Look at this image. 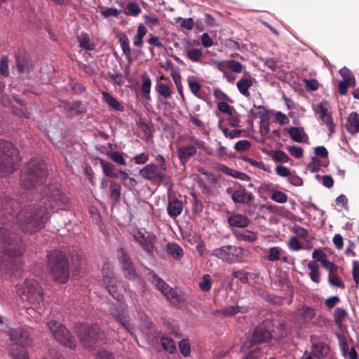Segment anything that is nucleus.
Listing matches in <instances>:
<instances>
[{
  "mask_svg": "<svg viewBox=\"0 0 359 359\" xmlns=\"http://www.w3.org/2000/svg\"><path fill=\"white\" fill-rule=\"evenodd\" d=\"M22 239L5 226H0V269L6 273L15 274L21 269V263L16 259L25 252Z\"/></svg>",
  "mask_w": 359,
  "mask_h": 359,
  "instance_id": "obj_1",
  "label": "nucleus"
},
{
  "mask_svg": "<svg viewBox=\"0 0 359 359\" xmlns=\"http://www.w3.org/2000/svg\"><path fill=\"white\" fill-rule=\"evenodd\" d=\"M50 219L48 208L41 204L25 205L16 216L19 228L25 233L34 234L45 227Z\"/></svg>",
  "mask_w": 359,
  "mask_h": 359,
  "instance_id": "obj_2",
  "label": "nucleus"
},
{
  "mask_svg": "<svg viewBox=\"0 0 359 359\" xmlns=\"http://www.w3.org/2000/svg\"><path fill=\"white\" fill-rule=\"evenodd\" d=\"M20 161L18 149L11 142L0 139V177H8L18 170Z\"/></svg>",
  "mask_w": 359,
  "mask_h": 359,
  "instance_id": "obj_3",
  "label": "nucleus"
},
{
  "mask_svg": "<svg viewBox=\"0 0 359 359\" xmlns=\"http://www.w3.org/2000/svg\"><path fill=\"white\" fill-rule=\"evenodd\" d=\"M47 266L53 279L59 283H65L69 277L67 257L59 250L50 251L47 255Z\"/></svg>",
  "mask_w": 359,
  "mask_h": 359,
  "instance_id": "obj_4",
  "label": "nucleus"
},
{
  "mask_svg": "<svg viewBox=\"0 0 359 359\" xmlns=\"http://www.w3.org/2000/svg\"><path fill=\"white\" fill-rule=\"evenodd\" d=\"M16 292L22 302L40 309L44 304V293L39 283L34 279H26L15 286Z\"/></svg>",
  "mask_w": 359,
  "mask_h": 359,
  "instance_id": "obj_5",
  "label": "nucleus"
},
{
  "mask_svg": "<svg viewBox=\"0 0 359 359\" xmlns=\"http://www.w3.org/2000/svg\"><path fill=\"white\" fill-rule=\"evenodd\" d=\"M74 331L81 342L86 347L93 348L97 343L104 341L105 337L100 327L95 324L78 323Z\"/></svg>",
  "mask_w": 359,
  "mask_h": 359,
  "instance_id": "obj_6",
  "label": "nucleus"
},
{
  "mask_svg": "<svg viewBox=\"0 0 359 359\" xmlns=\"http://www.w3.org/2000/svg\"><path fill=\"white\" fill-rule=\"evenodd\" d=\"M41 195L43 196L42 203L49 210L64 208L69 203V198L60 189L51 185H47Z\"/></svg>",
  "mask_w": 359,
  "mask_h": 359,
  "instance_id": "obj_7",
  "label": "nucleus"
},
{
  "mask_svg": "<svg viewBox=\"0 0 359 359\" xmlns=\"http://www.w3.org/2000/svg\"><path fill=\"white\" fill-rule=\"evenodd\" d=\"M47 327L54 339L58 343L70 349L76 348V339L65 325L56 320H52L47 323Z\"/></svg>",
  "mask_w": 359,
  "mask_h": 359,
  "instance_id": "obj_8",
  "label": "nucleus"
},
{
  "mask_svg": "<svg viewBox=\"0 0 359 359\" xmlns=\"http://www.w3.org/2000/svg\"><path fill=\"white\" fill-rule=\"evenodd\" d=\"M245 250L236 245H226L214 249L210 256L215 257L228 264L242 262Z\"/></svg>",
  "mask_w": 359,
  "mask_h": 359,
  "instance_id": "obj_9",
  "label": "nucleus"
},
{
  "mask_svg": "<svg viewBox=\"0 0 359 359\" xmlns=\"http://www.w3.org/2000/svg\"><path fill=\"white\" fill-rule=\"evenodd\" d=\"M149 279L155 287L172 304H177L185 301L184 294L177 289H174L168 285L156 273H149Z\"/></svg>",
  "mask_w": 359,
  "mask_h": 359,
  "instance_id": "obj_10",
  "label": "nucleus"
},
{
  "mask_svg": "<svg viewBox=\"0 0 359 359\" xmlns=\"http://www.w3.org/2000/svg\"><path fill=\"white\" fill-rule=\"evenodd\" d=\"M271 338V334L263 325L257 326L252 332L250 337L248 338L243 344L241 351L246 354L256 346L266 343Z\"/></svg>",
  "mask_w": 359,
  "mask_h": 359,
  "instance_id": "obj_11",
  "label": "nucleus"
},
{
  "mask_svg": "<svg viewBox=\"0 0 359 359\" xmlns=\"http://www.w3.org/2000/svg\"><path fill=\"white\" fill-rule=\"evenodd\" d=\"M22 176L27 180H43L47 177V167L43 161L39 158L31 159L21 171Z\"/></svg>",
  "mask_w": 359,
  "mask_h": 359,
  "instance_id": "obj_12",
  "label": "nucleus"
},
{
  "mask_svg": "<svg viewBox=\"0 0 359 359\" xmlns=\"http://www.w3.org/2000/svg\"><path fill=\"white\" fill-rule=\"evenodd\" d=\"M8 336L12 344L20 346L21 348H25L32 343L30 333L28 330L18 327L10 329L8 332Z\"/></svg>",
  "mask_w": 359,
  "mask_h": 359,
  "instance_id": "obj_13",
  "label": "nucleus"
},
{
  "mask_svg": "<svg viewBox=\"0 0 359 359\" xmlns=\"http://www.w3.org/2000/svg\"><path fill=\"white\" fill-rule=\"evenodd\" d=\"M117 256L125 277L129 280H135L137 272L128 253L124 248H120L117 251Z\"/></svg>",
  "mask_w": 359,
  "mask_h": 359,
  "instance_id": "obj_14",
  "label": "nucleus"
},
{
  "mask_svg": "<svg viewBox=\"0 0 359 359\" xmlns=\"http://www.w3.org/2000/svg\"><path fill=\"white\" fill-rule=\"evenodd\" d=\"M111 316L119 323L131 335L135 332V327L129 321V318L118 305L113 304L109 310Z\"/></svg>",
  "mask_w": 359,
  "mask_h": 359,
  "instance_id": "obj_15",
  "label": "nucleus"
},
{
  "mask_svg": "<svg viewBox=\"0 0 359 359\" xmlns=\"http://www.w3.org/2000/svg\"><path fill=\"white\" fill-rule=\"evenodd\" d=\"M184 43L186 45V57L187 58L194 63L202 62L203 57V51L202 48H191L194 44H198V41L194 40L191 41L190 39H184Z\"/></svg>",
  "mask_w": 359,
  "mask_h": 359,
  "instance_id": "obj_16",
  "label": "nucleus"
},
{
  "mask_svg": "<svg viewBox=\"0 0 359 359\" xmlns=\"http://www.w3.org/2000/svg\"><path fill=\"white\" fill-rule=\"evenodd\" d=\"M133 238L144 252L149 255L153 254L154 245L150 236L146 237L142 232L137 231L133 233Z\"/></svg>",
  "mask_w": 359,
  "mask_h": 359,
  "instance_id": "obj_17",
  "label": "nucleus"
},
{
  "mask_svg": "<svg viewBox=\"0 0 359 359\" xmlns=\"http://www.w3.org/2000/svg\"><path fill=\"white\" fill-rule=\"evenodd\" d=\"M316 315L315 309L313 307L303 305L295 312V316L297 320L304 323H309Z\"/></svg>",
  "mask_w": 359,
  "mask_h": 359,
  "instance_id": "obj_18",
  "label": "nucleus"
},
{
  "mask_svg": "<svg viewBox=\"0 0 359 359\" xmlns=\"http://www.w3.org/2000/svg\"><path fill=\"white\" fill-rule=\"evenodd\" d=\"M101 165L102 166L104 173L108 177H121L123 180H134L132 177H129L126 172L119 171L116 167L111 163H107L104 161H101Z\"/></svg>",
  "mask_w": 359,
  "mask_h": 359,
  "instance_id": "obj_19",
  "label": "nucleus"
},
{
  "mask_svg": "<svg viewBox=\"0 0 359 359\" xmlns=\"http://www.w3.org/2000/svg\"><path fill=\"white\" fill-rule=\"evenodd\" d=\"M184 208L183 202L175 197H169L167 206L168 215L172 218L178 217Z\"/></svg>",
  "mask_w": 359,
  "mask_h": 359,
  "instance_id": "obj_20",
  "label": "nucleus"
},
{
  "mask_svg": "<svg viewBox=\"0 0 359 359\" xmlns=\"http://www.w3.org/2000/svg\"><path fill=\"white\" fill-rule=\"evenodd\" d=\"M140 172L143 177L148 180H151L152 177L163 180L164 177V173L154 163L147 164L140 170Z\"/></svg>",
  "mask_w": 359,
  "mask_h": 359,
  "instance_id": "obj_21",
  "label": "nucleus"
},
{
  "mask_svg": "<svg viewBox=\"0 0 359 359\" xmlns=\"http://www.w3.org/2000/svg\"><path fill=\"white\" fill-rule=\"evenodd\" d=\"M253 80L252 76L248 74V76H242L236 83V87L239 93L245 97H250L249 88L252 86Z\"/></svg>",
  "mask_w": 359,
  "mask_h": 359,
  "instance_id": "obj_22",
  "label": "nucleus"
},
{
  "mask_svg": "<svg viewBox=\"0 0 359 359\" xmlns=\"http://www.w3.org/2000/svg\"><path fill=\"white\" fill-rule=\"evenodd\" d=\"M16 67L20 73L29 72L32 67L30 57L27 53L18 54L15 57Z\"/></svg>",
  "mask_w": 359,
  "mask_h": 359,
  "instance_id": "obj_23",
  "label": "nucleus"
},
{
  "mask_svg": "<svg viewBox=\"0 0 359 359\" xmlns=\"http://www.w3.org/2000/svg\"><path fill=\"white\" fill-rule=\"evenodd\" d=\"M196 154V148L194 145H188L177 149V155L182 164L187 163Z\"/></svg>",
  "mask_w": 359,
  "mask_h": 359,
  "instance_id": "obj_24",
  "label": "nucleus"
},
{
  "mask_svg": "<svg viewBox=\"0 0 359 359\" xmlns=\"http://www.w3.org/2000/svg\"><path fill=\"white\" fill-rule=\"evenodd\" d=\"M346 129L352 135L359 133V114L353 111L348 115L346 123Z\"/></svg>",
  "mask_w": 359,
  "mask_h": 359,
  "instance_id": "obj_25",
  "label": "nucleus"
},
{
  "mask_svg": "<svg viewBox=\"0 0 359 359\" xmlns=\"http://www.w3.org/2000/svg\"><path fill=\"white\" fill-rule=\"evenodd\" d=\"M253 199V195L251 193L245 191L243 188L233 191L232 200L234 203L248 204Z\"/></svg>",
  "mask_w": 359,
  "mask_h": 359,
  "instance_id": "obj_26",
  "label": "nucleus"
},
{
  "mask_svg": "<svg viewBox=\"0 0 359 359\" xmlns=\"http://www.w3.org/2000/svg\"><path fill=\"white\" fill-rule=\"evenodd\" d=\"M228 223L231 226L245 228L249 224L250 221L245 215L236 214L228 217Z\"/></svg>",
  "mask_w": 359,
  "mask_h": 359,
  "instance_id": "obj_27",
  "label": "nucleus"
},
{
  "mask_svg": "<svg viewBox=\"0 0 359 359\" xmlns=\"http://www.w3.org/2000/svg\"><path fill=\"white\" fill-rule=\"evenodd\" d=\"M330 346L324 342H318L312 346V353L315 357L322 359L326 357L330 352Z\"/></svg>",
  "mask_w": 359,
  "mask_h": 359,
  "instance_id": "obj_28",
  "label": "nucleus"
},
{
  "mask_svg": "<svg viewBox=\"0 0 359 359\" xmlns=\"http://www.w3.org/2000/svg\"><path fill=\"white\" fill-rule=\"evenodd\" d=\"M107 284V289L109 293L116 300L120 301L123 298V295L118 291L116 285V280L114 278H105L104 280Z\"/></svg>",
  "mask_w": 359,
  "mask_h": 359,
  "instance_id": "obj_29",
  "label": "nucleus"
},
{
  "mask_svg": "<svg viewBox=\"0 0 359 359\" xmlns=\"http://www.w3.org/2000/svg\"><path fill=\"white\" fill-rule=\"evenodd\" d=\"M166 250L169 255L177 260L181 259L184 256L183 249L175 243H168L166 245Z\"/></svg>",
  "mask_w": 359,
  "mask_h": 359,
  "instance_id": "obj_30",
  "label": "nucleus"
},
{
  "mask_svg": "<svg viewBox=\"0 0 359 359\" xmlns=\"http://www.w3.org/2000/svg\"><path fill=\"white\" fill-rule=\"evenodd\" d=\"M102 98L107 105L115 111H123L124 107L121 106L117 100L106 91L102 93Z\"/></svg>",
  "mask_w": 359,
  "mask_h": 359,
  "instance_id": "obj_31",
  "label": "nucleus"
},
{
  "mask_svg": "<svg viewBox=\"0 0 359 359\" xmlns=\"http://www.w3.org/2000/svg\"><path fill=\"white\" fill-rule=\"evenodd\" d=\"M118 42L121 47L123 53L125 55L127 60L129 62H130L131 61V50L130 48L128 37L126 34H122L118 36Z\"/></svg>",
  "mask_w": 359,
  "mask_h": 359,
  "instance_id": "obj_32",
  "label": "nucleus"
},
{
  "mask_svg": "<svg viewBox=\"0 0 359 359\" xmlns=\"http://www.w3.org/2000/svg\"><path fill=\"white\" fill-rule=\"evenodd\" d=\"M142 79L143 80V82L141 85V88H140L142 95L144 98H146L147 100H150L149 93H150V90H151V81L146 73L142 75Z\"/></svg>",
  "mask_w": 359,
  "mask_h": 359,
  "instance_id": "obj_33",
  "label": "nucleus"
},
{
  "mask_svg": "<svg viewBox=\"0 0 359 359\" xmlns=\"http://www.w3.org/2000/svg\"><path fill=\"white\" fill-rule=\"evenodd\" d=\"M142 11L139 4L135 1H129L127 4L126 9L122 11L126 15L137 16Z\"/></svg>",
  "mask_w": 359,
  "mask_h": 359,
  "instance_id": "obj_34",
  "label": "nucleus"
},
{
  "mask_svg": "<svg viewBox=\"0 0 359 359\" xmlns=\"http://www.w3.org/2000/svg\"><path fill=\"white\" fill-rule=\"evenodd\" d=\"M218 170L221 171L223 173L226 174L227 175L233 177L235 178H238L240 180H244V178L246 177V175L239 171L233 170L231 168H229V167L226 166L223 164H219L217 165Z\"/></svg>",
  "mask_w": 359,
  "mask_h": 359,
  "instance_id": "obj_35",
  "label": "nucleus"
},
{
  "mask_svg": "<svg viewBox=\"0 0 359 359\" xmlns=\"http://www.w3.org/2000/svg\"><path fill=\"white\" fill-rule=\"evenodd\" d=\"M308 268L310 270L309 277L311 280L316 283H319L320 274L318 271V265L316 262H309L308 264Z\"/></svg>",
  "mask_w": 359,
  "mask_h": 359,
  "instance_id": "obj_36",
  "label": "nucleus"
},
{
  "mask_svg": "<svg viewBox=\"0 0 359 359\" xmlns=\"http://www.w3.org/2000/svg\"><path fill=\"white\" fill-rule=\"evenodd\" d=\"M347 316V311L341 307H337L333 313L334 321L338 327H340L342 325L343 322Z\"/></svg>",
  "mask_w": 359,
  "mask_h": 359,
  "instance_id": "obj_37",
  "label": "nucleus"
},
{
  "mask_svg": "<svg viewBox=\"0 0 359 359\" xmlns=\"http://www.w3.org/2000/svg\"><path fill=\"white\" fill-rule=\"evenodd\" d=\"M2 209L6 211V213L11 215L14 210L15 207L18 205V203L13 198L8 196H4L2 198Z\"/></svg>",
  "mask_w": 359,
  "mask_h": 359,
  "instance_id": "obj_38",
  "label": "nucleus"
},
{
  "mask_svg": "<svg viewBox=\"0 0 359 359\" xmlns=\"http://www.w3.org/2000/svg\"><path fill=\"white\" fill-rule=\"evenodd\" d=\"M288 133L290 135L291 138L297 142H302L304 140V135L305 133L302 128H297V127H291L288 130Z\"/></svg>",
  "mask_w": 359,
  "mask_h": 359,
  "instance_id": "obj_39",
  "label": "nucleus"
},
{
  "mask_svg": "<svg viewBox=\"0 0 359 359\" xmlns=\"http://www.w3.org/2000/svg\"><path fill=\"white\" fill-rule=\"evenodd\" d=\"M176 23H178L182 29L192 30L194 27L195 22L193 18H178L176 19Z\"/></svg>",
  "mask_w": 359,
  "mask_h": 359,
  "instance_id": "obj_40",
  "label": "nucleus"
},
{
  "mask_svg": "<svg viewBox=\"0 0 359 359\" xmlns=\"http://www.w3.org/2000/svg\"><path fill=\"white\" fill-rule=\"evenodd\" d=\"M355 79H352V81L349 80H341L339 82L338 89L339 93L341 95H344L347 93L348 87H355Z\"/></svg>",
  "mask_w": 359,
  "mask_h": 359,
  "instance_id": "obj_41",
  "label": "nucleus"
},
{
  "mask_svg": "<svg viewBox=\"0 0 359 359\" xmlns=\"http://www.w3.org/2000/svg\"><path fill=\"white\" fill-rule=\"evenodd\" d=\"M161 346L163 348L172 353L176 350L175 344L172 338L168 337H162L161 339Z\"/></svg>",
  "mask_w": 359,
  "mask_h": 359,
  "instance_id": "obj_42",
  "label": "nucleus"
},
{
  "mask_svg": "<svg viewBox=\"0 0 359 359\" xmlns=\"http://www.w3.org/2000/svg\"><path fill=\"white\" fill-rule=\"evenodd\" d=\"M10 356L13 359H29V353L26 348H12L10 351Z\"/></svg>",
  "mask_w": 359,
  "mask_h": 359,
  "instance_id": "obj_43",
  "label": "nucleus"
},
{
  "mask_svg": "<svg viewBox=\"0 0 359 359\" xmlns=\"http://www.w3.org/2000/svg\"><path fill=\"white\" fill-rule=\"evenodd\" d=\"M111 199L113 201V205L117 203L120 199L121 186L119 184L114 182L110 186Z\"/></svg>",
  "mask_w": 359,
  "mask_h": 359,
  "instance_id": "obj_44",
  "label": "nucleus"
},
{
  "mask_svg": "<svg viewBox=\"0 0 359 359\" xmlns=\"http://www.w3.org/2000/svg\"><path fill=\"white\" fill-rule=\"evenodd\" d=\"M188 85L190 91L197 97L201 98L199 93L201 90V85L193 78H188Z\"/></svg>",
  "mask_w": 359,
  "mask_h": 359,
  "instance_id": "obj_45",
  "label": "nucleus"
},
{
  "mask_svg": "<svg viewBox=\"0 0 359 359\" xmlns=\"http://www.w3.org/2000/svg\"><path fill=\"white\" fill-rule=\"evenodd\" d=\"M190 140L192 143H194L196 146L203 149L205 154L208 155H212L213 151L211 147H208L206 143L201 140L196 138L195 137H191Z\"/></svg>",
  "mask_w": 359,
  "mask_h": 359,
  "instance_id": "obj_46",
  "label": "nucleus"
},
{
  "mask_svg": "<svg viewBox=\"0 0 359 359\" xmlns=\"http://www.w3.org/2000/svg\"><path fill=\"white\" fill-rule=\"evenodd\" d=\"M320 121L322 124H325L327 126L329 130V136H331L333 133H335L336 126L334 123L331 113H329L325 118H323Z\"/></svg>",
  "mask_w": 359,
  "mask_h": 359,
  "instance_id": "obj_47",
  "label": "nucleus"
},
{
  "mask_svg": "<svg viewBox=\"0 0 359 359\" xmlns=\"http://www.w3.org/2000/svg\"><path fill=\"white\" fill-rule=\"evenodd\" d=\"M227 68L236 74H239L243 72L244 67L237 60H227Z\"/></svg>",
  "mask_w": 359,
  "mask_h": 359,
  "instance_id": "obj_48",
  "label": "nucleus"
},
{
  "mask_svg": "<svg viewBox=\"0 0 359 359\" xmlns=\"http://www.w3.org/2000/svg\"><path fill=\"white\" fill-rule=\"evenodd\" d=\"M156 90L158 93L165 98H169L171 96V91L168 85L161 83L156 86Z\"/></svg>",
  "mask_w": 359,
  "mask_h": 359,
  "instance_id": "obj_49",
  "label": "nucleus"
},
{
  "mask_svg": "<svg viewBox=\"0 0 359 359\" xmlns=\"http://www.w3.org/2000/svg\"><path fill=\"white\" fill-rule=\"evenodd\" d=\"M238 238L249 243L255 242L257 239V234L255 232L248 230L239 233L238 234Z\"/></svg>",
  "mask_w": 359,
  "mask_h": 359,
  "instance_id": "obj_50",
  "label": "nucleus"
},
{
  "mask_svg": "<svg viewBox=\"0 0 359 359\" xmlns=\"http://www.w3.org/2000/svg\"><path fill=\"white\" fill-rule=\"evenodd\" d=\"M327 279L329 283L332 286L341 289H344L345 287L344 282L341 280V278L339 276H337L336 273L329 274Z\"/></svg>",
  "mask_w": 359,
  "mask_h": 359,
  "instance_id": "obj_51",
  "label": "nucleus"
},
{
  "mask_svg": "<svg viewBox=\"0 0 359 359\" xmlns=\"http://www.w3.org/2000/svg\"><path fill=\"white\" fill-rule=\"evenodd\" d=\"M212 287V279L209 274L203 276L202 281L199 283L200 289L203 292H208Z\"/></svg>",
  "mask_w": 359,
  "mask_h": 359,
  "instance_id": "obj_52",
  "label": "nucleus"
},
{
  "mask_svg": "<svg viewBox=\"0 0 359 359\" xmlns=\"http://www.w3.org/2000/svg\"><path fill=\"white\" fill-rule=\"evenodd\" d=\"M271 198L277 203H285L287 201V196L280 191H274L271 193Z\"/></svg>",
  "mask_w": 359,
  "mask_h": 359,
  "instance_id": "obj_53",
  "label": "nucleus"
},
{
  "mask_svg": "<svg viewBox=\"0 0 359 359\" xmlns=\"http://www.w3.org/2000/svg\"><path fill=\"white\" fill-rule=\"evenodd\" d=\"M322 165L321 161L317 157H313L311 161L307 165V171L314 173L320 169Z\"/></svg>",
  "mask_w": 359,
  "mask_h": 359,
  "instance_id": "obj_54",
  "label": "nucleus"
},
{
  "mask_svg": "<svg viewBox=\"0 0 359 359\" xmlns=\"http://www.w3.org/2000/svg\"><path fill=\"white\" fill-rule=\"evenodd\" d=\"M193 197V208L192 210L194 212L196 215H199L202 212L203 209V205L202 202L197 198L196 194L195 193H191Z\"/></svg>",
  "mask_w": 359,
  "mask_h": 359,
  "instance_id": "obj_55",
  "label": "nucleus"
},
{
  "mask_svg": "<svg viewBox=\"0 0 359 359\" xmlns=\"http://www.w3.org/2000/svg\"><path fill=\"white\" fill-rule=\"evenodd\" d=\"M250 147L251 142L246 140H239L234 145L235 150L239 152L248 151Z\"/></svg>",
  "mask_w": 359,
  "mask_h": 359,
  "instance_id": "obj_56",
  "label": "nucleus"
},
{
  "mask_svg": "<svg viewBox=\"0 0 359 359\" xmlns=\"http://www.w3.org/2000/svg\"><path fill=\"white\" fill-rule=\"evenodd\" d=\"M179 348L180 353L185 357L189 355L191 352V347L189 342L187 339H182L179 342Z\"/></svg>",
  "mask_w": 359,
  "mask_h": 359,
  "instance_id": "obj_57",
  "label": "nucleus"
},
{
  "mask_svg": "<svg viewBox=\"0 0 359 359\" xmlns=\"http://www.w3.org/2000/svg\"><path fill=\"white\" fill-rule=\"evenodd\" d=\"M228 102H218L217 103V109L227 114V115H231L232 113H233L235 109L233 108V107L232 106H230L227 104Z\"/></svg>",
  "mask_w": 359,
  "mask_h": 359,
  "instance_id": "obj_58",
  "label": "nucleus"
},
{
  "mask_svg": "<svg viewBox=\"0 0 359 359\" xmlns=\"http://www.w3.org/2000/svg\"><path fill=\"white\" fill-rule=\"evenodd\" d=\"M214 97L219 100V102H232L231 98L219 88H215L213 90Z\"/></svg>",
  "mask_w": 359,
  "mask_h": 359,
  "instance_id": "obj_59",
  "label": "nucleus"
},
{
  "mask_svg": "<svg viewBox=\"0 0 359 359\" xmlns=\"http://www.w3.org/2000/svg\"><path fill=\"white\" fill-rule=\"evenodd\" d=\"M12 112L19 117H25V118H29L31 117V114L27 111L26 107L19 108L18 107H13Z\"/></svg>",
  "mask_w": 359,
  "mask_h": 359,
  "instance_id": "obj_60",
  "label": "nucleus"
},
{
  "mask_svg": "<svg viewBox=\"0 0 359 359\" xmlns=\"http://www.w3.org/2000/svg\"><path fill=\"white\" fill-rule=\"evenodd\" d=\"M262 351L259 348H255L253 350L248 352L244 359H261L262 355ZM269 359H276L274 357H271Z\"/></svg>",
  "mask_w": 359,
  "mask_h": 359,
  "instance_id": "obj_61",
  "label": "nucleus"
},
{
  "mask_svg": "<svg viewBox=\"0 0 359 359\" xmlns=\"http://www.w3.org/2000/svg\"><path fill=\"white\" fill-rule=\"evenodd\" d=\"M322 266L329 271L330 274L337 273L338 266H336L333 262H330L327 257L322 260Z\"/></svg>",
  "mask_w": 359,
  "mask_h": 359,
  "instance_id": "obj_62",
  "label": "nucleus"
},
{
  "mask_svg": "<svg viewBox=\"0 0 359 359\" xmlns=\"http://www.w3.org/2000/svg\"><path fill=\"white\" fill-rule=\"evenodd\" d=\"M330 112H328L326 103L321 102L317 105L316 114H318L320 120L325 118Z\"/></svg>",
  "mask_w": 359,
  "mask_h": 359,
  "instance_id": "obj_63",
  "label": "nucleus"
},
{
  "mask_svg": "<svg viewBox=\"0 0 359 359\" xmlns=\"http://www.w3.org/2000/svg\"><path fill=\"white\" fill-rule=\"evenodd\" d=\"M121 13L122 11H118L115 8H106L101 11V15L104 18L118 17Z\"/></svg>",
  "mask_w": 359,
  "mask_h": 359,
  "instance_id": "obj_64",
  "label": "nucleus"
}]
</instances>
